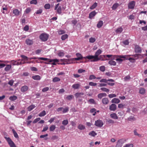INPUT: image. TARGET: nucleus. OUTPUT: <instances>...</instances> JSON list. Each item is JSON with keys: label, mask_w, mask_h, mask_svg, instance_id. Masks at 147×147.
I'll return each instance as SVG.
<instances>
[{"label": "nucleus", "mask_w": 147, "mask_h": 147, "mask_svg": "<svg viewBox=\"0 0 147 147\" xmlns=\"http://www.w3.org/2000/svg\"><path fill=\"white\" fill-rule=\"evenodd\" d=\"M102 52V51L101 50L99 49L95 53L94 56L88 55L86 57H84V58L85 59H93L91 61L93 62L97 61L99 60L101 61L109 60V59H101L100 57H98V55L101 53Z\"/></svg>", "instance_id": "1"}, {"label": "nucleus", "mask_w": 147, "mask_h": 147, "mask_svg": "<svg viewBox=\"0 0 147 147\" xmlns=\"http://www.w3.org/2000/svg\"><path fill=\"white\" fill-rule=\"evenodd\" d=\"M104 58L105 57H108V58H110L111 57V59H112L113 60H116V59L117 57H120V58H125L126 57V55H103V56Z\"/></svg>", "instance_id": "2"}, {"label": "nucleus", "mask_w": 147, "mask_h": 147, "mask_svg": "<svg viewBox=\"0 0 147 147\" xmlns=\"http://www.w3.org/2000/svg\"><path fill=\"white\" fill-rule=\"evenodd\" d=\"M39 59H41V60H43L44 61H47L48 62H52L53 63H51L53 65H56V63L58 62L59 60L57 59H47V58H43V57H40L39 58Z\"/></svg>", "instance_id": "3"}, {"label": "nucleus", "mask_w": 147, "mask_h": 147, "mask_svg": "<svg viewBox=\"0 0 147 147\" xmlns=\"http://www.w3.org/2000/svg\"><path fill=\"white\" fill-rule=\"evenodd\" d=\"M4 138L6 139L10 147H16L14 143L10 138L5 136Z\"/></svg>", "instance_id": "4"}, {"label": "nucleus", "mask_w": 147, "mask_h": 147, "mask_svg": "<svg viewBox=\"0 0 147 147\" xmlns=\"http://www.w3.org/2000/svg\"><path fill=\"white\" fill-rule=\"evenodd\" d=\"M49 37V35L46 33H42L39 36L40 39L42 41H47Z\"/></svg>", "instance_id": "5"}, {"label": "nucleus", "mask_w": 147, "mask_h": 147, "mask_svg": "<svg viewBox=\"0 0 147 147\" xmlns=\"http://www.w3.org/2000/svg\"><path fill=\"white\" fill-rule=\"evenodd\" d=\"M125 141V140L123 139L119 140L117 142L116 147H121L122 144Z\"/></svg>", "instance_id": "6"}, {"label": "nucleus", "mask_w": 147, "mask_h": 147, "mask_svg": "<svg viewBox=\"0 0 147 147\" xmlns=\"http://www.w3.org/2000/svg\"><path fill=\"white\" fill-rule=\"evenodd\" d=\"M104 123L100 119H98L95 121V125L96 126L101 127L103 125Z\"/></svg>", "instance_id": "7"}, {"label": "nucleus", "mask_w": 147, "mask_h": 147, "mask_svg": "<svg viewBox=\"0 0 147 147\" xmlns=\"http://www.w3.org/2000/svg\"><path fill=\"white\" fill-rule=\"evenodd\" d=\"M59 3H58L56 5L55 7V10H57V13L59 14H61V6L59 7Z\"/></svg>", "instance_id": "8"}, {"label": "nucleus", "mask_w": 147, "mask_h": 147, "mask_svg": "<svg viewBox=\"0 0 147 147\" xmlns=\"http://www.w3.org/2000/svg\"><path fill=\"white\" fill-rule=\"evenodd\" d=\"M60 61L61 62H66L67 64H69L72 63L73 60L72 59H61Z\"/></svg>", "instance_id": "9"}, {"label": "nucleus", "mask_w": 147, "mask_h": 147, "mask_svg": "<svg viewBox=\"0 0 147 147\" xmlns=\"http://www.w3.org/2000/svg\"><path fill=\"white\" fill-rule=\"evenodd\" d=\"M135 2L132 1L130 2L128 4V8L129 9H133L135 6Z\"/></svg>", "instance_id": "10"}, {"label": "nucleus", "mask_w": 147, "mask_h": 147, "mask_svg": "<svg viewBox=\"0 0 147 147\" xmlns=\"http://www.w3.org/2000/svg\"><path fill=\"white\" fill-rule=\"evenodd\" d=\"M135 52L138 53H141L142 50L141 48L138 45H136L135 47Z\"/></svg>", "instance_id": "11"}, {"label": "nucleus", "mask_w": 147, "mask_h": 147, "mask_svg": "<svg viewBox=\"0 0 147 147\" xmlns=\"http://www.w3.org/2000/svg\"><path fill=\"white\" fill-rule=\"evenodd\" d=\"M76 56L77 57V58H75V59L76 60H79L80 59H82L83 58H84L85 59H85L84 57H83L81 54L79 53H77L76 54Z\"/></svg>", "instance_id": "12"}, {"label": "nucleus", "mask_w": 147, "mask_h": 147, "mask_svg": "<svg viewBox=\"0 0 147 147\" xmlns=\"http://www.w3.org/2000/svg\"><path fill=\"white\" fill-rule=\"evenodd\" d=\"M116 109V105L115 104H112L109 107V109L111 111H115Z\"/></svg>", "instance_id": "13"}, {"label": "nucleus", "mask_w": 147, "mask_h": 147, "mask_svg": "<svg viewBox=\"0 0 147 147\" xmlns=\"http://www.w3.org/2000/svg\"><path fill=\"white\" fill-rule=\"evenodd\" d=\"M114 82V80L113 79H109L108 80H107L105 79H102L100 80V82H103V83H107V82Z\"/></svg>", "instance_id": "14"}, {"label": "nucleus", "mask_w": 147, "mask_h": 147, "mask_svg": "<svg viewBox=\"0 0 147 147\" xmlns=\"http://www.w3.org/2000/svg\"><path fill=\"white\" fill-rule=\"evenodd\" d=\"M102 102L103 105H107L109 103V100L107 98H104L102 99Z\"/></svg>", "instance_id": "15"}, {"label": "nucleus", "mask_w": 147, "mask_h": 147, "mask_svg": "<svg viewBox=\"0 0 147 147\" xmlns=\"http://www.w3.org/2000/svg\"><path fill=\"white\" fill-rule=\"evenodd\" d=\"M13 13L14 14L15 16H18L21 13V12L18 9H14L13 11Z\"/></svg>", "instance_id": "16"}, {"label": "nucleus", "mask_w": 147, "mask_h": 147, "mask_svg": "<svg viewBox=\"0 0 147 147\" xmlns=\"http://www.w3.org/2000/svg\"><path fill=\"white\" fill-rule=\"evenodd\" d=\"M97 13L95 11H94L90 12L89 15V18L91 19L93 17H94Z\"/></svg>", "instance_id": "17"}, {"label": "nucleus", "mask_w": 147, "mask_h": 147, "mask_svg": "<svg viewBox=\"0 0 147 147\" xmlns=\"http://www.w3.org/2000/svg\"><path fill=\"white\" fill-rule=\"evenodd\" d=\"M25 41L26 44L28 45H31L33 43V41L32 40L28 39H26Z\"/></svg>", "instance_id": "18"}, {"label": "nucleus", "mask_w": 147, "mask_h": 147, "mask_svg": "<svg viewBox=\"0 0 147 147\" xmlns=\"http://www.w3.org/2000/svg\"><path fill=\"white\" fill-rule=\"evenodd\" d=\"M28 88L27 86H24L22 87L21 91L22 92H24L26 91L28 89Z\"/></svg>", "instance_id": "19"}, {"label": "nucleus", "mask_w": 147, "mask_h": 147, "mask_svg": "<svg viewBox=\"0 0 147 147\" xmlns=\"http://www.w3.org/2000/svg\"><path fill=\"white\" fill-rule=\"evenodd\" d=\"M107 96V95L105 93H102L98 94V98L101 99L103 97H106Z\"/></svg>", "instance_id": "20"}, {"label": "nucleus", "mask_w": 147, "mask_h": 147, "mask_svg": "<svg viewBox=\"0 0 147 147\" xmlns=\"http://www.w3.org/2000/svg\"><path fill=\"white\" fill-rule=\"evenodd\" d=\"M111 102L112 103H114L116 104H117L119 103L120 102V101L119 99L116 98H114L112 100Z\"/></svg>", "instance_id": "21"}, {"label": "nucleus", "mask_w": 147, "mask_h": 147, "mask_svg": "<svg viewBox=\"0 0 147 147\" xmlns=\"http://www.w3.org/2000/svg\"><path fill=\"white\" fill-rule=\"evenodd\" d=\"M108 64L111 65L115 66L116 65V62L112 59H111L109 61Z\"/></svg>", "instance_id": "22"}, {"label": "nucleus", "mask_w": 147, "mask_h": 147, "mask_svg": "<svg viewBox=\"0 0 147 147\" xmlns=\"http://www.w3.org/2000/svg\"><path fill=\"white\" fill-rule=\"evenodd\" d=\"M84 93L83 92H77L75 94V96L77 98L80 97L81 96L83 95Z\"/></svg>", "instance_id": "23"}, {"label": "nucleus", "mask_w": 147, "mask_h": 147, "mask_svg": "<svg viewBox=\"0 0 147 147\" xmlns=\"http://www.w3.org/2000/svg\"><path fill=\"white\" fill-rule=\"evenodd\" d=\"M11 62L12 63L13 65H21V63H20V62H18L14 60H11Z\"/></svg>", "instance_id": "24"}, {"label": "nucleus", "mask_w": 147, "mask_h": 147, "mask_svg": "<svg viewBox=\"0 0 147 147\" xmlns=\"http://www.w3.org/2000/svg\"><path fill=\"white\" fill-rule=\"evenodd\" d=\"M110 116L111 118L114 119H117L118 117L115 113H113L110 115Z\"/></svg>", "instance_id": "25"}, {"label": "nucleus", "mask_w": 147, "mask_h": 147, "mask_svg": "<svg viewBox=\"0 0 147 147\" xmlns=\"http://www.w3.org/2000/svg\"><path fill=\"white\" fill-rule=\"evenodd\" d=\"M80 85L78 83L74 84L72 86L73 88L74 89H76L79 88L80 87Z\"/></svg>", "instance_id": "26"}, {"label": "nucleus", "mask_w": 147, "mask_h": 147, "mask_svg": "<svg viewBox=\"0 0 147 147\" xmlns=\"http://www.w3.org/2000/svg\"><path fill=\"white\" fill-rule=\"evenodd\" d=\"M103 25V21L102 20L99 21L97 25V27L98 28H101Z\"/></svg>", "instance_id": "27"}, {"label": "nucleus", "mask_w": 147, "mask_h": 147, "mask_svg": "<svg viewBox=\"0 0 147 147\" xmlns=\"http://www.w3.org/2000/svg\"><path fill=\"white\" fill-rule=\"evenodd\" d=\"M32 78L33 79L36 80H39L41 79L40 76L38 75L33 76Z\"/></svg>", "instance_id": "28"}, {"label": "nucleus", "mask_w": 147, "mask_h": 147, "mask_svg": "<svg viewBox=\"0 0 147 147\" xmlns=\"http://www.w3.org/2000/svg\"><path fill=\"white\" fill-rule=\"evenodd\" d=\"M36 106L34 105H31L29 106L27 108V109L28 111H31Z\"/></svg>", "instance_id": "29"}, {"label": "nucleus", "mask_w": 147, "mask_h": 147, "mask_svg": "<svg viewBox=\"0 0 147 147\" xmlns=\"http://www.w3.org/2000/svg\"><path fill=\"white\" fill-rule=\"evenodd\" d=\"M146 92V90L144 88H140L139 90V93L142 94H145Z\"/></svg>", "instance_id": "30"}, {"label": "nucleus", "mask_w": 147, "mask_h": 147, "mask_svg": "<svg viewBox=\"0 0 147 147\" xmlns=\"http://www.w3.org/2000/svg\"><path fill=\"white\" fill-rule=\"evenodd\" d=\"M12 131L13 132V133L14 135V136L16 138H19V136L17 134V132L15 130L13 129L12 130Z\"/></svg>", "instance_id": "31"}, {"label": "nucleus", "mask_w": 147, "mask_h": 147, "mask_svg": "<svg viewBox=\"0 0 147 147\" xmlns=\"http://www.w3.org/2000/svg\"><path fill=\"white\" fill-rule=\"evenodd\" d=\"M119 4L117 3H116L114 4L112 7L113 10H115L119 6Z\"/></svg>", "instance_id": "32"}, {"label": "nucleus", "mask_w": 147, "mask_h": 147, "mask_svg": "<svg viewBox=\"0 0 147 147\" xmlns=\"http://www.w3.org/2000/svg\"><path fill=\"white\" fill-rule=\"evenodd\" d=\"M46 115V113L45 111L43 110L38 114V116L41 117L45 116Z\"/></svg>", "instance_id": "33"}, {"label": "nucleus", "mask_w": 147, "mask_h": 147, "mask_svg": "<svg viewBox=\"0 0 147 147\" xmlns=\"http://www.w3.org/2000/svg\"><path fill=\"white\" fill-rule=\"evenodd\" d=\"M78 128L81 130H82L84 129L85 128V127L83 125L80 124L78 125Z\"/></svg>", "instance_id": "34"}, {"label": "nucleus", "mask_w": 147, "mask_h": 147, "mask_svg": "<svg viewBox=\"0 0 147 147\" xmlns=\"http://www.w3.org/2000/svg\"><path fill=\"white\" fill-rule=\"evenodd\" d=\"M11 66L10 65H7L5 68V70L6 71H9L11 68Z\"/></svg>", "instance_id": "35"}, {"label": "nucleus", "mask_w": 147, "mask_h": 147, "mask_svg": "<svg viewBox=\"0 0 147 147\" xmlns=\"http://www.w3.org/2000/svg\"><path fill=\"white\" fill-rule=\"evenodd\" d=\"M56 128V127L55 125H51L49 127L50 131H53Z\"/></svg>", "instance_id": "36"}, {"label": "nucleus", "mask_w": 147, "mask_h": 147, "mask_svg": "<svg viewBox=\"0 0 147 147\" xmlns=\"http://www.w3.org/2000/svg\"><path fill=\"white\" fill-rule=\"evenodd\" d=\"M89 135L92 136L94 137L97 135V133L94 131H92L89 132Z\"/></svg>", "instance_id": "37"}, {"label": "nucleus", "mask_w": 147, "mask_h": 147, "mask_svg": "<svg viewBox=\"0 0 147 147\" xmlns=\"http://www.w3.org/2000/svg\"><path fill=\"white\" fill-rule=\"evenodd\" d=\"M68 37V35L67 34L62 35L61 36V39L62 40H64Z\"/></svg>", "instance_id": "38"}, {"label": "nucleus", "mask_w": 147, "mask_h": 147, "mask_svg": "<svg viewBox=\"0 0 147 147\" xmlns=\"http://www.w3.org/2000/svg\"><path fill=\"white\" fill-rule=\"evenodd\" d=\"M96 110L95 109L92 108L90 110V112L91 113H93V115H95L96 113Z\"/></svg>", "instance_id": "39"}, {"label": "nucleus", "mask_w": 147, "mask_h": 147, "mask_svg": "<svg viewBox=\"0 0 147 147\" xmlns=\"http://www.w3.org/2000/svg\"><path fill=\"white\" fill-rule=\"evenodd\" d=\"M17 98L16 96H11L9 98V99L11 101H14L16 100Z\"/></svg>", "instance_id": "40"}, {"label": "nucleus", "mask_w": 147, "mask_h": 147, "mask_svg": "<svg viewBox=\"0 0 147 147\" xmlns=\"http://www.w3.org/2000/svg\"><path fill=\"white\" fill-rule=\"evenodd\" d=\"M123 29L122 28L120 27L118 28L115 31L117 33H121L123 31Z\"/></svg>", "instance_id": "41"}, {"label": "nucleus", "mask_w": 147, "mask_h": 147, "mask_svg": "<svg viewBox=\"0 0 147 147\" xmlns=\"http://www.w3.org/2000/svg\"><path fill=\"white\" fill-rule=\"evenodd\" d=\"M97 5V3L96 2L94 3L91 7L90 8L91 9H93L96 8Z\"/></svg>", "instance_id": "42"}, {"label": "nucleus", "mask_w": 147, "mask_h": 147, "mask_svg": "<svg viewBox=\"0 0 147 147\" xmlns=\"http://www.w3.org/2000/svg\"><path fill=\"white\" fill-rule=\"evenodd\" d=\"M69 109V108L68 107H67L65 108H63L62 111L63 113H66L68 111Z\"/></svg>", "instance_id": "43"}, {"label": "nucleus", "mask_w": 147, "mask_h": 147, "mask_svg": "<svg viewBox=\"0 0 147 147\" xmlns=\"http://www.w3.org/2000/svg\"><path fill=\"white\" fill-rule=\"evenodd\" d=\"M60 79L58 77H55L53 79V82H56L60 81Z\"/></svg>", "instance_id": "44"}, {"label": "nucleus", "mask_w": 147, "mask_h": 147, "mask_svg": "<svg viewBox=\"0 0 147 147\" xmlns=\"http://www.w3.org/2000/svg\"><path fill=\"white\" fill-rule=\"evenodd\" d=\"M100 89L102 91L106 92H109V89L105 87H102L100 88Z\"/></svg>", "instance_id": "45"}, {"label": "nucleus", "mask_w": 147, "mask_h": 147, "mask_svg": "<svg viewBox=\"0 0 147 147\" xmlns=\"http://www.w3.org/2000/svg\"><path fill=\"white\" fill-rule=\"evenodd\" d=\"M96 40L95 38L91 37L89 39V42L91 43H93Z\"/></svg>", "instance_id": "46"}, {"label": "nucleus", "mask_w": 147, "mask_h": 147, "mask_svg": "<svg viewBox=\"0 0 147 147\" xmlns=\"http://www.w3.org/2000/svg\"><path fill=\"white\" fill-rule=\"evenodd\" d=\"M68 123V121L67 119L64 120L62 122V124L64 125H67Z\"/></svg>", "instance_id": "47"}, {"label": "nucleus", "mask_w": 147, "mask_h": 147, "mask_svg": "<svg viewBox=\"0 0 147 147\" xmlns=\"http://www.w3.org/2000/svg\"><path fill=\"white\" fill-rule=\"evenodd\" d=\"M42 12V9H39L37 10L34 13V14H41Z\"/></svg>", "instance_id": "48"}, {"label": "nucleus", "mask_w": 147, "mask_h": 147, "mask_svg": "<svg viewBox=\"0 0 147 147\" xmlns=\"http://www.w3.org/2000/svg\"><path fill=\"white\" fill-rule=\"evenodd\" d=\"M134 133L135 135L138 136L139 137H141L142 136L141 135L138 134L137 132L136 129H135L134 131Z\"/></svg>", "instance_id": "49"}, {"label": "nucleus", "mask_w": 147, "mask_h": 147, "mask_svg": "<svg viewBox=\"0 0 147 147\" xmlns=\"http://www.w3.org/2000/svg\"><path fill=\"white\" fill-rule=\"evenodd\" d=\"M100 70L102 72H104L105 71V67L104 66H101L99 67Z\"/></svg>", "instance_id": "50"}, {"label": "nucleus", "mask_w": 147, "mask_h": 147, "mask_svg": "<svg viewBox=\"0 0 147 147\" xmlns=\"http://www.w3.org/2000/svg\"><path fill=\"white\" fill-rule=\"evenodd\" d=\"M37 0H32L30 1V4H35L36 5L37 4Z\"/></svg>", "instance_id": "51"}, {"label": "nucleus", "mask_w": 147, "mask_h": 147, "mask_svg": "<svg viewBox=\"0 0 147 147\" xmlns=\"http://www.w3.org/2000/svg\"><path fill=\"white\" fill-rule=\"evenodd\" d=\"M131 78L129 76L127 75L124 78V80L125 81H127L129 80Z\"/></svg>", "instance_id": "52"}, {"label": "nucleus", "mask_w": 147, "mask_h": 147, "mask_svg": "<svg viewBox=\"0 0 147 147\" xmlns=\"http://www.w3.org/2000/svg\"><path fill=\"white\" fill-rule=\"evenodd\" d=\"M121 58L117 57L116 59V61H118L119 64L121 63L123 61V59Z\"/></svg>", "instance_id": "53"}, {"label": "nucleus", "mask_w": 147, "mask_h": 147, "mask_svg": "<svg viewBox=\"0 0 147 147\" xmlns=\"http://www.w3.org/2000/svg\"><path fill=\"white\" fill-rule=\"evenodd\" d=\"M96 77L95 76L93 75H90L89 77V80H92V79H96Z\"/></svg>", "instance_id": "54"}, {"label": "nucleus", "mask_w": 147, "mask_h": 147, "mask_svg": "<svg viewBox=\"0 0 147 147\" xmlns=\"http://www.w3.org/2000/svg\"><path fill=\"white\" fill-rule=\"evenodd\" d=\"M44 7L46 9H49L50 8V5L49 4H46L44 6Z\"/></svg>", "instance_id": "55"}, {"label": "nucleus", "mask_w": 147, "mask_h": 147, "mask_svg": "<svg viewBox=\"0 0 147 147\" xmlns=\"http://www.w3.org/2000/svg\"><path fill=\"white\" fill-rule=\"evenodd\" d=\"M40 117H38L35 119L34 121H33L32 123H37L38 121L40 120Z\"/></svg>", "instance_id": "56"}, {"label": "nucleus", "mask_w": 147, "mask_h": 147, "mask_svg": "<svg viewBox=\"0 0 147 147\" xmlns=\"http://www.w3.org/2000/svg\"><path fill=\"white\" fill-rule=\"evenodd\" d=\"M49 89V88L48 87H46L42 89V91L43 92H45L48 91Z\"/></svg>", "instance_id": "57"}, {"label": "nucleus", "mask_w": 147, "mask_h": 147, "mask_svg": "<svg viewBox=\"0 0 147 147\" xmlns=\"http://www.w3.org/2000/svg\"><path fill=\"white\" fill-rule=\"evenodd\" d=\"M73 97V96L72 95H71L67 96L66 97V98L68 100H71Z\"/></svg>", "instance_id": "58"}, {"label": "nucleus", "mask_w": 147, "mask_h": 147, "mask_svg": "<svg viewBox=\"0 0 147 147\" xmlns=\"http://www.w3.org/2000/svg\"><path fill=\"white\" fill-rule=\"evenodd\" d=\"M85 70L82 69H79L78 71V72L79 73H82L83 72H85Z\"/></svg>", "instance_id": "59"}, {"label": "nucleus", "mask_w": 147, "mask_h": 147, "mask_svg": "<svg viewBox=\"0 0 147 147\" xmlns=\"http://www.w3.org/2000/svg\"><path fill=\"white\" fill-rule=\"evenodd\" d=\"M89 85L92 86H95L97 85V83H94L92 82H90L89 83Z\"/></svg>", "instance_id": "60"}, {"label": "nucleus", "mask_w": 147, "mask_h": 147, "mask_svg": "<svg viewBox=\"0 0 147 147\" xmlns=\"http://www.w3.org/2000/svg\"><path fill=\"white\" fill-rule=\"evenodd\" d=\"M123 43L125 45H127L129 44V42L128 40H127L123 41Z\"/></svg>", "instance_id": "61"}, {"label": "nucleus", "mask_w": 147, "mask_h": 147, "mask_svg": "<svg viewBox=\"0 0 147 147\" xmlns=\"http://www.w3.org/2000/svg\"><path fill=\"white\" fill-rule=\"evenodd\" d=\"M31 11V9L28 7L26 8L25 11V13H29Z\"/></svg>", "instance_id": "62"}, {"label": "nucleus", "mask_w": 147, "mask_h": 147, "mask_svg": "<svg viewBox=\"0 0 147 147\" xmlns=\"http://www.w3.org/2000/svg\"><path fill=\"white\" fill-rule=\"evenodd\" d=\"M133 144H126L124 147H133Z\"/></svg>", "instance_id": "63"}, {"label": "nucleus", "mask_w": 147, "mask_h": 147, "mask_svg": "<svg viewBox=\"0 0 147 147\" xmlns=\"http://www.w3.org/2000/svg\"><path fill=\"white\" fill-rule=\"evenodd\" d=\"M58 55L60 57H62L64 55V53L63 52H60L58 53Z\"/></svg>", "instance_id": "64"}]
</instances>
